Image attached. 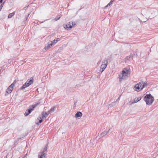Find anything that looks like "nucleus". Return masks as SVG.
Masks as SVG:
<instances>
[{"label":"nucleus","mask_w":158,"mask_h":158,"mask_svg":"<svg viewBox=\"0 0 158 158\" xmlns=\"http://www.w3.org/2000/svg\"><path fill=\"white\" fill-rule=\"evenodd\" d=\"M131 56H127V57H126V59H127V60H129V59L130 58Z\"/></svg>","instance_id":"28"},{"label":"nucleus","mask_w":158,"mask_h":158,"mask_svg":"<svg viewBox=\"0 0 158 158\" xmlns=\"http://www.w3.org/2000/svg\"><path fill=\"white\" fill-rule=\"evenodd\" d=\"M142 14L148 19L151 18L153 17L152 16V13L150 10L148 9H143L142 10Z\"/></svg>","instance_id":"3"},{"label":"nucleus","mask_w":158,"mask_h":158,"mask_svg":"<svg viewBox=\"0 0 158 158\" xmlns=\"http://www.w3.org/2000/svg\"><path fill=\"white\" fill-rule=\"evenodd\" d=\"M28 83H27V82H26V83L24 84L23 86H22L20 88L21 89H23L26 87H27L29 86L30 84H29Z\"/></svg>","instance_id":"13"},{"label":"nucleus","mask_w":158,"mask_h":158,"mask_svg":"<svg viewBox=\"0 0 158 158\" xmlns=\"http://www.w3.org/2000/svg\"><path fill=\"white\" fill-rule=\"evenodd\" d=\"M108 63L107 59L104 60L102 62V64L101 66V72H102L106 67Z\"/></svg>","instance_id":"6"},{"label":"nucleus","mask_w":158,"mask_h":158,"mask_svg":"<svg viewBox=\"0 0 158 158\" xmlns=\"http://www.w3.org/2000/svg\"><path fill=\"white\" fill-rule=\"evenodd\" d=\"M114 0H111V1H111V2H113L114 1Z\"/></svg>","instance_id":"30"},{"label":"nucleus","mask_w":158,"mask_h":158,"mask_svg":"<svg viewBox=\"0 0 158 158\" xmlns=\"http://www.w3.org/2000/svg\"><path fill=\"white\" fill-rule=\"evenodd\" d=\"M139 19L140 22H145L148 19L146 17H145L144 15H143L141 14L139 15Z\"/></svg>","instance_id":"9"},{"label":"nucleus","mask_w":158,"mask_h":158,"mask_svg":"<svg viewBox=\"0 0 158 158\" xmlns=\"http://www.w3.org/2000/svg\"><path fill=\"white\" fill-rule=\"evenodd\" d=\"M128 73L129 71L127 69H124L122 72L119 74L118 78L120 82H121L127 79L128 77Z\"/></svg>","instance_id":"1"},{"label":"nucleus","mask_w":158,"mask_h":158,"mask_svg":"<svg viewBox=\"0 0 158 158\" xmlns=\"http://www.w3.org/2000/svg\"><path fill=\"white\" fill-rule=\"evenodd\" d=\"M14 86L15 85L14 84H12L9 86L6 90V93L5 94L6 96L8 94H10Z\"/></svg>","instance_id":"8"},{"label":"nucleus","mask_w":158,"mask_h":158,"mask_svg":"<svg viewBox=\"0 0 158 158\" xmlns=\"http://www.w3.org/2000/svg\"><path fill=\"white\" fill-rule=\"evenodd\" d=\"M112 2H111V1H110V2L107 5L105 6V8H106L109 6H110L111 4H112Z\"/></svg>","instance_id":"25"},{"label":"nucleus","mask_w":158,"mask_h":158,"mask_svg":"<svg viewBox=\"0 0 158 158\" xmlns=\"http://www.w3.org/2000/svg\"><path fill=\"white\" fill-rule=\"evenodd\" d=\"M132 104H133V103L132 101H129L127 103V104L128 105H130Z\"/></svg>","instance_id":"24"},{"label":"nucleus","mask_w":158,"mask_h":158,"mask_svg":"<svg viewBox=\"0 0 158 158\" xmlns=\"http://www.w3.org/2000/svg\"><path fill=\"white\" fill-rule=\"evenodd\" d=\"M144 99L146 104L149 106L152 104L154 100V98L151 94L146 95Z\"/></svg>","instance_id":"2"},{"label":"nucleus","mask_w":158,"mask_h":158,"mask_svg":"<svg viewBox=\"0 0 158 158\" xmlns=\"http://www.w3.org/2000/svg\"><path fill=\"white\" fill-rule=\"evenodd\" d=\"M26 82L29 83V84H30V85H31L33 82V78H30L29 79H28Z\"/></svg>","instance_id":"15"},{"label":"nucleus","mask_w":158,"mask_h":158,"mask_svg":"<svg viewBox=\"0 0 158 158\" xmlns=\"http://www.w3.org/2000/svg\"><path fill=\"white\" fill-rule=\"evenodd\" d=\"M142 86H144L143 88L145 86H147V84L146 83H143V82H142Z\"/></svg>","instance_id":"26"},{"label":"nucleus","mask_w":158,"mask_h":158,"mask_svg":"<svg viewBox=\"0 0 158 158\" xmlns=\"http://www.w3.org/2000/svg\"><path fill=\"white\" fill-rule=\"evenodd\" d=\"M53 46V45L51 41H49L47 45L45 46L44 49L45 50H48L49 49L52 48Z\"/></svg>","instance_id":"11"},{"label":"nucleus","mask_w":158,"mask_h":158,"mask_svg":"<svg viewBox=\"0 0 158 158\" xmlns=\"http://www.w3.org/2000/svg\"><path fill=\"white\" fill-rule=\"evenodd\" d=\"M49 114H48V111L47 112H43L42 113V118H46V117L45 116V115H46L47 116H48Z\"/></svg>","instance_id":"19"},{"label":"nucleus","mask_w":158,"mask_h":158,"mask_svg":"<svg viewBox=\"0 0 158 158\" xmlns=\"http://www.w3.org/2000/svg\"><path fill=\"white\" fill-rule=\"evenodd\" d=\"M82 113L78 111L75 115V117L76 118H78V117H81L82 116Z\"/></svg>","instance_id":"16"},{"label":"nucleus","mask_w":158,"mask_h":158,"mask_svg":"<svg viewBox=\"0 0 158 158\" xmlns=\"http://www.w3.org/2000/svg\"><path fill=\"white\" fill-rule=\"evenodd\" d=\"M110 130V129H109L108 131H105L103 132L101 134V137H102L106 135L108 133V131Z\"/></svg>","instance_id":"17"},{"label":"nucleus","mask_w":158,"mask_h":158,"mask_svg":"<svg viewBox=\"0 0 158 158\" xmlns=\"http://www.w3.org/2000/svg\"><path fill=\"white\" fill-rule=\"evenodd\" d=\"M60 18V15L57 16L56 18H55L54 19V20L55 21H57Z\"/></svg>","instance_id":"23"},{"label":"nucleus","mask_w":158,"mask_h":158,"mask_svg":"<svg viewBox=\"0 0 158 158\" xmlns=\"http://www.w3.org/2000/svg\"><path fill=\"white\" fill-rule=\"evenodd\" d=\"M60 39L59 38H57L56 39H55L53 41H50L52 43L53 45H54L56 44L59 41H60Z\"/></svg>","instance_id":"14"},{"label":"nucleus","mask_w":158,"mask_h":158,"mask_svg":"<svg viewBox=\"0 0 158 158\" xmlns=\"http://www.w3.org/2000/svg\"><path fill=\"white\" fill-rule=\"evenodd\" d=\"M55 110V107H53L51 108L48 111V114H51L52 112H54Z\"/></svg>","instance_id":"20"},{"label":"nucleus","mask_w":158,"mask_h":158,"mask_svg":"<svg viewBox=\"0 0 158 158\" xmlns=\"http://www.w3.org/2000/svg\"><path fill=\"white\" fill-rule=\"evenodd\" d=\"M47 149L46 148H44L41 150L38 154L39 158H44L46 155L45 152L47 151Z\"/></svg>","instance_id":"5"},{"label":"nucleus","mask_w":158,"mask_h":158,"mask_svg":"<svg viewBox=\"0 0 158 158\" xmlns=\"http://www.w3.org/2000/svg\"><path fill=\"white\" fill-rule=\"evenodd\" d=\"M15 14V12H13V13H10L8 15V18L9 19L11 18Z\"/></svg>","instance_id":"21"},{"label":"nucleus","mask_w":158,"mask_h":158,"mask_svg":"<svg viewBox=\"0 0 158 158\" xmlns=\"http://www.w3.org/2000/svg\"><path fill=\"white\" fill-rule=\"evenodd\" d=\"M2 7H3V5H1L0 6V11L2 10Z\"/></svg>","instance_id":"27"},{"label":"nucleus","mask_w":158,"mask_h":158,"mask_svg":"<svg viewBox=\"0 0 158 158\" xmlns=\"http://www.w3.org/2000/svg\"><path fill=\"white\" fill-rule=\"evenodd\" d=\"M40 101H41V100H40V101H39L36 102L35 103V105L34 106H35V107L36 106H38V105H39L41 103V102H40Z\"/></svg>","instance_id":"22"},{"label":"nucleus","mask_w":158,"mask_h":158,"mask_svg":"<svg viewBox=\"0 0 158 158\" xmlns=\"http://www.w3.org/2000/svg\"><path fill=\"white\" fill-rule=\"evenodd\" d=\"M3 0H0V3H1L2 2Z\"/></svg>","instance_id":"29"},{"label":"nucleus","mask_w":158,"mask_h":158,"mask_svg":"<svg viewBox=\"0 0 158 158\" xmlns=\"http://www.w3.org/2000/svg\"><path fill=\"white\" fill-rule=\"evenodd\" d=\"M35 107V106H33V105L32 106H31L30 107V109L28 110H27L25 113V116H27L30 113H31V111L34 110V108Z\"/></svg>","instance_id":"10"},{"label":"nucleus","mask_w":158,"mask_h":158,"mask_svg":"<svg viewBox=\"0 0 158 158\" xmlns=\"http://www.w3.org/2000/svg\"><path fill=\"white\" fill-rule=\"evenodd\" d=\"M142 83L141 82L136 84L134 87V89L137 92L141 91L143 88L144 86H142Z\"/></svg>","instance_id":"4"},{"label":"nucleus","mask_w":158,"mask_h":158,"mask_svg":"<svg viewBox=\"0 0 158 158\" xmlns=\"http://www.w3.org/2000/svg\"><path fill=\"white\" fill-rule=\"evenodd\" d=\"M76 25V24L75 22H69V23L66 25V27H64V28L67 30H69V29L72 28L73 27H74Z\"/></svg>","instance_id":"7"},{"label":"nucleus","mask_w":158,"mask_h":158,"mask_svg":"<svg viewBox=\"0 0 158 158\" xmlns=\"http://www.w3.org/2000/svg\"><path fill=\"white\" fill-rule=\"evenodd\" d=\"M140 99L141 98L140 97H139L138 98H135L133 100H132V101L133 102V103H134L138 102Z\"/></svg>","instance_id":"18"},{"label":"nucleus","mask_w":158,"mask_h":158,"mask_svg":"<svg viewBox=\"0 0 158 158\" xmlns=\"http://www.w3.org/2000/svg\"><path fill=\"white\" fill-rule=\"evenodd\" d=\"M100 61L99 62H98V64H99L100 63Z\"/></svg>","instance_id":"31"},{"label":"nucleus","mask_w":158,"mask_h":158,"mask_svg":"<svg viewBox=\"0 0 158 158\" xmlns=\"http://www.w3.org/2000/svg\"><path fill=\"white\" fill-rule=\"evenodd\" d=\"M29 15V14H28V16Z\"/></svg>","instance_id":"32"},{"label":"nucleus","mask_w":158,"mask_h":158,"mask_svg":"<svg viewBox=\"0 0 158 158\" xmlns=\"http://www.w3.org/2000/svg\"><path fill=\"white\" fill-rule=\"evenodd\" d=\"M42 119H43V118H42V117H39L36 120L35 122L36 123L37 125H39L40 123H41L42 122Z\"/></svg>","instance_id":"12"}]
</instances>
